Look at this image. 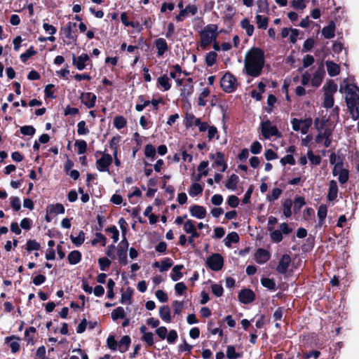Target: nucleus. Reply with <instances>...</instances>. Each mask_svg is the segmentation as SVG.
<instances>
[{
    "label": "nucleus",
    "instance_id": "obj_1",
    "mask_svg": "<svg viewBox=\"0 0 359 359\" xmlns=\"http://www.w3.org/2000/svg\"><path fill=\"white\" fill-rule=\"evenodd\" d=\"M264 65V55L261 49L253 48L248 51L244 60V69L248 76H259Z\"/></svg>",
    "mask_w": 359,
    "mask_h": 359
},
{
    "label": "nucleus",
    "instance_id": "obj_2",
    "mask_svg": "<svg viewBox=\"0 0 359 359\" xmlns=\"http://www.w3.org/2000/svg\"><path fill=\"white\" fill-rule=\"evenodd\" d=\"M340 91L345 93V99L350 112L359 113V88L353 84H346Z\"/></svg>",
    "mask_w": 359,
    "mask_h": 359
},
{
    "label": "nucleus",
    "instance_id": "obj_3",
    "mask_svg": "<svg viewBox=\"0 0 359 359\" xmlns=\"http://www.w3.org/2000/svg\"><path fill=\"white\" fill-rule=\"evenodd\" d=\"M217 27L216 25H208L205 29L201 33V44L206 46L215 41L217 36L216 31Z\"/></svg>",
    "mask_w": 359,
    "mask_h": 359
},
{
    "label": "nucleus",
    "instance_id": "obj_4",
    "mask_svg": "<svg viewBox=\"0 0 359 359\" xmlns=\"http://www.w3.org/2000/svg\"><path fill=\"white\" fill-rule=\"evenodd\" d=\"M220 85L225 92L231 93L236 89L238 83L234 76L228 72L221 79Z\"/></svg>",
    "mask_w": 359,
    "mask_h": 359
},
{
    "label": "nucleus",
    "instance_id": "obj_5",
    "mask_svg": "<svg viewBox=\"0 0 359 359\" xmlns=\"http://www.w3.org/2000/svg\"><path fill=\"white\" fill-rule=\"evenodd\" d=\"M224 258L219 253H214L209 256L206 259V266L214 271L221 270L224 266Z\"/></svg>",
    "mask_w": 359,
    "mask_h": 359
},
{
    "label": "nucleus",
    "instance_id": "obj_6",
    "mask_svg": "<svg viewBox=\"0 0 359 359\" xmlns=\"http://www.w3.org/2000/svg\"><path fill=\"white\" fill-rule=\"evenodd\" d=\"M311 118H306L304 119L293 118L291 121L292 125V129L294 131H301L304 135L306 134L309 131V128L312 124Z\"/></svg>",
    "mask_w": 359,
    "mask_h": 359
},
{
    "label": "nucleus",
    "instance_id": "obj_7",
    "mask_svg": "<svg viewBox=\"0 0 359 359\" xmlns=\"http://www.w3.org/2000/svg\"><path fill=\"white\" fill-rule=\"evenodd\" d=\"M129 243L127 239L122 240L117 247V255L118 257L119 263L122 265L128 264L127 251Z\"/></svg>",
    "mask_w": 359,
    "mask_h": 359
},
{
    "label": "nucleus",
    "instance_id": "obj_8",
    "mask_svg": "<svg viewBox=\"0 0 359 359\" xmlns=\"http://www.w3.org/2000/svg\"><path fill=\"white\" fill-rule=\"evenodd\" d=\"M112 162L113 157L104 152L102 157L96 161L97 168L100 172H107Z\"/></svg>",
    "mask_w": 359,
    "mask_h": 359
},
{
    "label": "nucleus",
    "instance_id": "obj_9",
    "mask_svg": "<svg viewBox=\"0 0 359 359\" xmlns=\"http://www.w3.org/2000/svg\"><path fill=\"white\" fill-rule=\"evenodd\" d=\"M262 134L264 138L269 139L271 136L278 134L276 126H271L270 121L267 120L262 123Z\"/></svg>",
    "mask_w": 359,
    "mask_h": 359
},
{
    "label": "nucleus",
    "instance_id": "obj_10",
    "mask_svg": "<svg viewBox=\"0 0 359 359\" xmlns=\"http://www.w3.org/2000/svg\"><path fill=\"white\" fill-rule=\"evenodd\" d=\"M163 104V102L162 100H152L151 101L145 100L141 104H137L136 105V109L139 111H142L144 109L149 107L147 109L148 111H154L158 109V104Z\"/></svg>",
    "mask_w": 359,
    "mask_h": 359
},
{
    "label": "nucleus",
    "instance_id": "obj_11",
    "mask_svg": "<svg viewBox=\"0 0 359 359\" xmlns=\"http://www.w3.org/2000/svg\"><path fill=\"white\" fill-rule=\"evenodd\" d=\"M238 300L245 304H248L255 299V294L251 289H243L238 295Z\"/></svg>",
    "mask_w": 359,
    "mask_h": 359
},
{
    "label": "nucleus",
    "instance_id": "obj_12",
    "mask_svg": "<svg viewBox=\"0 0 359 359\" xmlns=\"http://www.w3.org/2000/svg\"><path fill=\"white\" fill-rule=\"evenodd\" d=\"M325 74L324 66L321 64L315 71L313 77L311 78V86L316 88L320 86L322 83Z\"/></svg>",
    "mask_w": 359,
    "mask_h": 359
},
{
    "label": "nucleus",
    "instance_id": "obj_13",
    "mask_svg": "<svg viewBox=\"0 0 359 359\" xmlns=\"http://www.w3.org/2000/svg\"><path fill=\"white\" fill-rule=\"evenodd\" d=\"M270 258V252L264 248H258L255 253V260L259 264L266 263Z\"/></svg>",
    "mask_w": 359,
    "mask_h": 359
},
{
    "label": "nucleus",
    "instance_id": "obj_14",
    "mask_svg": "<svg viewBox=\"0 0 359 359\" xmlns=\"http://www.w3.org/2000/svg\"><path fill=\"white\" fill-rule=\"evenodd\" d=\"M291 258L287 254L283 255L278 262L276 271L280 274H285L290 264Z\"/></svg>",
    "mask_w": 359,
    "mask_h": 359
},
{
    "label": "nucleus",
    "instance_id": "obj_15",
    "mask_svg": "<svg viewBox=\"0 0 359 359\" xmlns=\"http://www.w3.org/2000/svg\"><path fill=\"white\" fill-rule=\"evenodd\" d=\"M197 7L195 5H188L185 8L182 9L180 13L176 16V20L179 22L183 20V18L187 17L189 14L194 15L197 13Z\"/></svg>",
    "mask_w": 359,
    "mask_h": 359
},
{
    "label": "nucleus",
    "instance_id": "obj_16",
    "mask_svg": "<svg viewBox=\"0 0 359 359\" xmlns=\"http://www.w3.org/2000/svg\"><path fill=\"white\" fill-rule=\"evenodd\" d=\"M189 212L192 217L197 219H203L205 217L207 211L206 209L201 205H193L189 208Z\"/></svg>",
    "mask_w": 359,
    "mask_h": 359
},
{
    "label": "nucleus",
    "instance_id": "obj_17",
    "mask_svg": "<svg viewBox=\"0 0 359 359\" xmlns=\"http://www.w3.org/2000/svg\"><path fill=\"white\" fill-rule=\"evenodd\" d=\"M76 22H69L66 27L64 28V33L65 34L66 38L72 40L73 41H76L77 36L75 34L74 29L76 27Z\"/></svg>",
    "mask_w": 359,
    "mask_h": 359
},
{
    "label": "nucleus",
    "instance_id": "obj_18",
    "mask_svg": "<svg viewBox=\"0 0 359 359\" xmlns=\"http://www.w3.org/2000/svg\"><path fill=\"white\" fill-rule=\"evenodd\" d=\"M154 45L157 49V55L161 57L168 50V45L166 41L163 38H158L155 40Z\"/></svg>",
    "mask_w": 359,
    "mask_h": 359
},
{
    "label": "nucleus",
    "instance_id": "obj_19",
    "mask_svg": "<svg viewBox=\"0 0 359 359\" xmlns=\"http://www.w3.org/2000/svg\"><path fill=\"white\" fill-rule=\"evenodd\" d=\"M89 60V56L87 54H82L79 57L73 55V64L76 65L79 70L85 69L86 62Z\"/></svg>",
    "mask_w": 359,
    "mask_h": 359
},
{
    "label": "nucleus",
    "instance_id": "obj_20",
    "mask_svg": "<svg viewBox=\"0 0 359 359\" xmlns=\"http://www.w3.org/2000/svg\"><path fill=\"white\" fill-rule=\"evenodd\" d=\"M213 168L222 166L221 172H224L227 168V163L224 161V154L221 151L216 152V158L212 163Z\"/></svg>",
    "mask_w": 359,
    "mask_h": 359
},
{
    "label": "nucleus",
    "instance_id": "obj_21",
    "mask_svg": "<svg viewBox=\"0 0 359 359\" xmlns=\"http://www.w3.org/2000/svg\"><path fill=\"white\" fill-rule=\"evenodd\" d=\"M338 187L337 182L334 180H331L329 184V189L327 193V199L330 201H334L337 197Z\"/></svg>",
    "mask_w": 359,
    "mask_h": 359
},
{
    "label": "nucleus",
    "instance_id": "obj_22",
    "mask_svg": "<svg viewBox=\"0 0 359 359\" xmlns=\"http://www.w3.org/2000/svg\"><path fill=\"white\" fill-rule=\"evenodd\" d=\"M121 140V137L117 135L114 136L109 142L110 149L113 150V157L118 156Z\"/></svg>",
    "mask_w": 359,
    "mask_h": 359
},
{
    "label": "nucleus",
    "instance_id": "obj_23",
    "mask_svg": "<svg viewBox=\"0 0 359 359\" xmlns=\"http://www.w3.org/2000/svg\"><path fill=\"white\" fill-rule=\"evenodd\" d=\"M47 210L48 214H50L52 215L57 214H63L65 213V211L63 205L59 203L48 205Z\"/></svg>",
    "mask_w": 359,
    "mask_h": 359
},
{
    "label": "nucleus",
    "instance_id": "obj_24",
    "mask_svg": "<svg viewBox=\"0 0 359 359\" xmlns=\"http://www.w3.org/2000/svg\"><path fill=\"white\" fill-rule=\"evenodd\" d=\"M326 67L327 73L330 76H335L340 72V67L332 61H327Z\"/></svg>",
    "mask_w": 359,
    "mask_h": 359
},
{
    "label": "nucleus",
    "instance_id": "obj_25",
    "mask_svg": "<svg viewBox=\"0 0 359 359\" xmlns=\"http://www.w3.org/2000/svg\"><path fill=\"white\" fill-rule=\"evenodd\" d=\"M82 255L79 250H73L70 252L67 256L68 262L72 265L79 263L81 260Z\"/></svg>",
    "mask_w": 359,
    "mask_h": 359
},
{
    "label": "nucleus",
    "instance_id": "obj_26",
    "mask_svg": "<svg viewBox=\"0 0 359 359\" xmlns=\"http://www.w3.org/2000/svg\"><path fill=\"white\" fill-rule=\"evenodd\" d=\"M334 32L335 25L331 22L327 26L323 28L322 34L325 39H332L335 35Z\"/></svg>",
    "mask_w": 359,
    "mask_h": 359
},
{
    "label": "nucleus",
    "instance_id": "obj_27",
    "mask_svg": "<svg viewBox=\"0 0 359 359\" xmlns=\"http://www.w3.org/2000/svg\"><path fill=\"white\" fill-rule=\"evenodd\" d=\"M131 343V339L128 335L123 336L119 341L118 345L119 347V351L124 353L128 350L130 344Z\"/></svg>",
    "mask_w": 359,
    "mask_h": 359
},
{
    "label": "nucleus",
    "instance_id": "obj_28",
    "mask_svg": "<svg viewBox=\"0 0 359 359\" xmlns=\"http://www.w3.org/2000/svg\"><path fill=\"white\" fill-rule=\"evenodd\" d=\"M239 241V236L236 232H231L227 234L226 237L224 240V245L228 247L231 248L232 243H236Z\"/></svg>",
    "mask_w": 359,
    "mask_h": 359
},
{
    "label": "nucleus",
    "instance_id": "obj_29",
    "mask_svg": "<svg viewBox=\"0 0 359 359\" xmlns=\"http://www.w3.org/2000/svg\"><path fill=\"white\" fill-rule=\"evenodd\" d=\"M159 316L161 318L166 322H171L170 309L168 306H163L159 309Z\"/></svg>",
    "mask_w": 359,
    "mask_h": 359
},
{
    "label": "nucleus",
    "instance_id": "obj_30",
    "mask_svg": "<svg viewBox=\"0 0 359 359\" xmlns=\"http://www.w3.org/2000/svg\"><path fill=\"white\" fill-rule=\"evenodd\" d=\"M327 213V208L325 204H321L318 210V225L322 226L325 220Z\"/></svg>",
    "mask_w": 359,
    "mask_h": 359
},
{
    "label": "nucleus",
    "instance_id": "obj_31",
    "mask_svg": "<svg viewBox=\"0 0 359 359\" xmlns=\"http://www.w3.org/2000/svg\"><path fill=\"white\" fill-rule=\"evenodd\" d=\"M184 268L183 264H177L172 268L173 273L170 274V278L173 281H177L182 278L183 273L181 272V270Z\"/></svg>",
    "mask_w": 359,
    "mask_h": 359
},
{
    "label": "nucleus",
    "instance_id": "obj_32",
    "mask_svg": "<svg viewBox=\"0 0 359 359\" xmlns=\"http://www.w3.org/2000/svg\"><path fill=\"white\" fill-rule=\"evenodd\" d=\"M239 181V177L236 174H232L225 184V187L228 189H231L232 191L236 190L237 188V184Z\"/></svg>",
    "mask_w": 359,
    "mask_h": 359
},
{
    "label": "nucleus",
    "instance_id": "obj_33",
    "mask_svg": "<svg viewBox=\"0 0 359 359\" xmlns=\"http://www.w3.org/2000/svg\"><path fill=\"white\" fill-rule=\"evenodd\" d=\"M41 248V245L39 242H37L34 239H28L25 245V249L28 252H31L34 250H39Z\"/></svg>",
    "mask_w": 359,
    "mask_h": 359
},
{
    "label": "nucleus",
    "instance_id": "obj_34",
    "mask_svg": "<svg viewBox=\"0 0 359 359\" xmlns=\"http://www.w3.org/2000/svg\"><path fill=\"white\" fill-rule=\"evenodd\" d=\"M157 84L158 86L161 87L165 91L168 90L171 87V85L169 82V78L165 74L160 76L158 79Z\"/></svg>",
    "mask_w": 359,
    "mask_h": 359
},
{
    "label": "nucleus",
    "instance_id": "obj_35",
    "mask_svg": "<svg viewBox=\"0 0 359 359\" xmlns=\"http://www.w3.org/2000/svg\"><path fill=\"white\" fill-rule=\"evenodd\" d=\"M36 332L34 327H29L25 330V339L27 344H34V334Z\"/></svg>",
    "mask_w": 359,
    "mask_h": 359
},
{
    "label": "nucleus",
    "instance_id": "obj_36",
    "mask_svg": "<svg viewBox=\"0 0 359 359\" xmlns=\"http://www.w3.org/2000/svg\"><path fill=\"white\" fill-rule=\"evenodd\" d=\"M70 239L73 244L76 247L81 245L85 241V233L81 230L77 236H74L72 234L70 235Z\"/></svg>",
    "mask_w": 359,
    "mask_h": 359
},
{
    "label": "nucleus",
    "instance_id": "obj_37",
    "mask_svg": "<svg viewBox=\"0 0 359 359\" xmlns=\"http://www.w3.org/2000/svg\"><path fill=\"white\" fill-rule=\"evenodd\" d=\"M306 205L305 198L303 196H296L294 199L293 211L296 214Z\"/></svg>",
    "mask_w": 359,
    "mask_h": 359
},
{
    "label": "nucleus",
    "instance_id": "obj_38",
    "mask_svg": "<svg viewBox=\"0 0 359 359\" xmlns=\"http://www.w3.org/2000/svg\"><path fill=\"white\" fill-rule=\"evenodd\" d=\"M261 284L263 287L267 288L269 290H276V285L273 279L269 278H262L261 279Z\"/></svg>",
    "mask_w": 359,
    "mask_h": 359
},
{
    "label": "nucleus",
    "instance_id": "obj_39",
    "mask_svg": "<svg viewBox=\"0 0 359 359\" xmlns=\"http://www.w3.org/2000/svg\"><path fill=\"white\" fill-rule=\"evenodd\" d=\"M241 27L245 30L248 36H250L253 34L254 32V26L250 24L249 20L248 18H244L241 22Z\"/></svg>",
    "mask_w": 359,
    "mask_h": 359
},
{
    "label": "nucleus",
    "instance_id": "obj_40",
    "mask_svg": "<svg viewBox=\"0 0 359 359\" xmlns=\"http://www.w3.org/2000/svg\"><path fill=\"white\" fill-rule=\"evenodd\" d=\"M292 206V201L290 198L285 199L284 201V202L283 203V215L286 217H290L292 216V210H291Z\"/></svg>",
    "mask_w": 359,
    "mask_h": 359
},
{
    "label": "nucleus",
    "instance_id": "obj_41",
    "mask_svg": "<svg viewBox=\"0 0 359 359\" xmlns=\"http://www.w3.org/2000/svg\"><path fill=\"white\" fill-rule=\"evenodd\" d=\"M111 318L113 320L118 319H123L126 316L124 309L122 306H118L111 312Z\"/></svg>",
    "mask_w": 359,
    "mask_h": 359
},
{
    "label": "nucleus",
    "instance_id": "obj_42",
    "mask_svg": "<svg viewBox=\"0 0 359 359\" xmlns=\"http://www.w3.org/2000/svg\"><path fill=\"white\" fill-rule=\"evenodd\" d=\"M242 356V353H237L236 348L233 345L227 346L226 357L229 359H237Z\"/></svg>",
    "mask_w": 359,
    "mask_h": 359
},
{
    "label": "nucleus",
    "instance_id": "obj_43",
    "mask_svg": "<svg viewBox=\"0 0 359 359\" xmlns=\"http://www.w3.org/2000/svg\"><path fill=\"white\" fill-rule=\"evenodd\" d=\"M203 187L200 184L196 182L191 184L189 190V194L191 196H196L201 194L203 192Z\"/></svg>",
    "mask_w": 359,
    "mask_h": 359
},
{
    "label": "nucleus",
    "instance_id": "obj_44",
    "mask_svg": "<svg viewBox=\"0 0 359 359\" xmlns=\"http://www.w3.org/2000/svg\"><path fill=\"white\" fill-rule=\"evenodd\" d=\"M106 241L107 238L102 233L96 232L95 234V238L91 241V244L93 245H95L98 243H101L102 246H105Z\"/></svg>",
    "mask_w": 359,
    "mask_h": 359
},
{
    "label": "nucleus",
    "instance_id": "obj_45",
    "mask_svg": "<svg viewBox=\"0 0 359 359\" xmlns=\"http://www.w3.org/2000/svg\"><path fill=\"white\" fill-rule=\"evenodd\" d=\"M133 294V290L130 287H128L125 292L121 294V297L120 299V302L121 304H126L127 302H129V304H131V298Z\"/></svg>",
    "mask_w": 359,
    "mask_h": 359
},
{
    "label": "nucleus",
    "instance_id": "obj_46",
    "mask_svg": "<svg viewBox=\"0 0 359 359\" xmlns=\"http://www.w3.org/2000/svg\"><path fill=\"white\" fill-rule=\"evenodd\" d=\"M126 124L127 121L123 116H116L114 119V126L118 130L123 128Z\"/></svg>",
    "mask_w": 359,
    "mask_h": 359
},
{
    "label": "nucleus",
    "instance_id": "obj_47",
    "mask_svg": "<svg viewBox=\"0 0 359 359\" xmlns=\"http://www.w3.org/2000/svg\"><path fill=\"white\" fill-rule=\"evenodd\" d=\"M337 86L333 81H330L324 86V95H332L337 91Z\"/></svg>",
    "mask_w": 359,
    "mask_h": 359
},
{
    "label": "nucleus",
    "instance_id": "obj_48",
    "mask_svg": "<svg viewBox=\"0 0 359 359\" xmlns=\"http://www.w3.org/2000/svg\"><path fill=\"white\" fill-rule=\"evenodd\" d=\"M74 146L78 148V154H83L87 151V143L83 140H78L75 141Z\"/></svg>",
    "mask_w": 359,
    "mask_h": 359
},
{
    "label": "nucleus",
    "instance_id": "obj_49",
    "mask_svg": "<svg viewBox=\"0 0 359 359\" xmlns=\"http://www.w3.org/2000/svg\"><path fill=\"white\" fill-rule=\"evenodd\" d=\"M269 20L266 17H263L259 14L256 15V22L259 28L266 29L268 26Z\"/></svg>",
    "mask_w": 359,
    "mask_h": 359
},
{
    "label": "nucleus",
    "instance_id": "obj_50",
    "mask_svg": "<svg viewBox=\"0 0 359 359\" xmlns=\"http://www.w3.org/2000/svg\"><path fill=\"white\" fill-rule=\"evenodd\" d=\"M307 157L313 165H318L321 163V157L319 155H315L311 150L308 151Z\"/></svg>",
    "mask_w": 359,
    "mask_h": 359
},
{
    "label": "nucleus",
    "instance_id": "obj_51",
    "mask_svg": "<svg viewBox=\"0 0 359 359\" xmlns=\"http://www.w3.org/2000/svg\"><path fill=\"white\" fill-rule=\"evenodd\" d=\"M95 98L96 97L94 94L88 93L83 95V102L90 108L94 106Z\"/></svg>",
    "mask_w": 359,
    "mask_h": 359
},
{
    "label": "nucleus",
    "instance_id": "obj_52",
    "mask_svg": "<svg viewBox=\"0 0 359 359\" xmlns=\"http://www.w3.org/2000/svg\"><path fill=\"white\" fill-rule=\"evenodd\" d=\"M156 151L155 147L151 144H148L144 147V155L147 158H151L152 159L156 157Z\"/></svg>",
    "mask_w": 359,
    "mask_h": 359
},
{
    "label": "nucleus",
    "instance_id": "obj_53",
    "mask_svg": "<svg viewBox=\"0 0 359 359\" xmlns=\"http://www.w3.org/2000/svg\"><path fill=\"white\" fill-rule=\"evenodd\" d=\"M105 231L107 233H111V238L113 239L114 243H117L119 239V231L117 229L116 226L113 225L111 226L107 227L105 229Z\"/></svg>",
    "mask_w": 359,
    "mask_h": 359
},
{
    "label": "nucleus",
    "instance_id": "obj_54",
    "mask_svg": "<svg viewBox=\"0 0 359 359\" xmlns=\"http://www.w3.org/2000/svg\"><path fill=\"white\" fill-rule=\"evenodd\" d=\"M315 245V238L313 236H310L306 240V243L302 245V250L305 252H309L311 250Z\"/></svg>",
    "mask_w": 359,
    "mask_h": 359
},
{
    "label": "nucleus",
    "instance_id": "obj_55",
    "mask_svg": "<svg viewBox=\"0 0 359 359\" xmlns=\"http://www.w3.org/2000/svg\"><path fill=\"white\" fill-rule=\"evenodd\" d=\"M173 265L172 260L169 258L166 257L161 262V266L159 269V271L161 272H164L168 270Z\"/></svg>",
    "mask_w": 359,
    "mask_h": 359
},
{
    "label": "nucleus",
    "instance_id": "obj_56",
    "mask_svg": "<svg viewBox=\"0 0 359 359\" xmlns=\"http://www.w3.org/2000/svg\"><path fill=\"white\" fill-rule=\"evenodd\" d=\"M98 264L101 271H107L110 266L111 262L107 257H101L98 259Z\"/></svg>",
    "mask_w": 359,
    "mask_h": 359
},
{
    "label": "nucleus",
    "instance_id": "obj_57",
    "mask_svg": "<svg viewBox=\"0 0 359 359\" xmlns=\"http://www.w3.org/2000/svg\"><path fill=\"white\" fill-rule=\"evenodd\" d=\"M282 194V189L280 188H273L271 193L267 196L269 201H274L277 200Z\"/></svg>",
    "mask_w": 359,
    "mask_h": 359
},
{
    "label": "nucleus",
    "instance_id": "obj_58",
    "mask_svg": "<svg viewBox=\"0 0 359 359\" xmlns=\"http://www.w3.org/2000/svg\"><path fill=\"white\" fill-rule=\"evenodd\" d=\"M118 223L121 230V233H122V237H123L122 240H125V239H126V233L128 231V223L126 222V221L125 220V219L123 217H121L118 219Z\"/></svg>",
    "mask_w": 359,
    "mask_h": 359
},
{
    "label": "nucleus",
    "instance_id": "obj_59",
    "mask_svg": "<svg viewBox=\"0 0 359 359\" xmlns=\"http://www.w3.org/2000/svg\"><path fill=\"white\" fill-rule=\"evenodd\" d=\"M142 339L147 344V346L149 347H151L154 344V334L151 332L144 333L142 337Z\"/></svg>",
    "mask_w": 359,
    "mask_h": 359
},
{
    "label": "nucleus",
    "instance_id": "obj_60",
    "mask_svg": "<svg viewBox=\"0 0 359 359\" xmlns=\"http://www.w3.org/2000/svg\"><path fill=\"white\" fill-rule=\"evenodd\" d=\"M217 59V53L214 51L209 52L205 57V62L208 67L212 66Z\"/></svg>",
    "mask_w": 359,
    "mask_h": 359
},
{
    "label": "nucleus",
    "instance_id": "obj_61",
    "mask_svg": "<svg viewBox=\"0 0 359 359\" xmlns=\"http://www.w3.org/2000/svg\"><path fill=\"white\" fill-rule=\"evenodd\" d=\"M11 206L14 211H19L21 208L20 200L18 196H11L10 198Z\"/></svg>",
    "mask_w": 359,
    "mask_h": 359
},
{
    "label": "nucleus",
    "instance_id": "obj_62",
    "mask_svg": "<svg viewBox=\"0 0 359 359\" xmlns=\"http://www.w3.org/2000/svg\"><path fill=\"white\" fill-rule=\"evenodd\" d=\"M270 237L271 241L276 243H280L283 238L282 232L280 230H274L270 233Z\"/></svg>",
    "mask_w": 359,
    "mask_h": 359
},
{
    "label": "nucleus",
    "instance_id": "obj_63",
    "mask_svg": "<svg viewBox=\"0 0 359 359\" xmlns=\"http://www.w3.org/2000/svg\"><path fill=\"white\" fill-rule=\"evenodd\" d=\"M89 133V130L86 127V122L81 121L77 125V133L80 135H86Z\"/></svg>",
    "mask_w": 359,
    "mask_h": 359
},
{
    "label": "nucleus",
    "instance_id": "obj_64",
    "mask_svg": "<svg viewBox=\"0 0 359 359\" xmlns=\"http://www.w3.org/2000/svg\"><path fill=\"white\" fill-rule=\"evenodd\" d=\"M339 182L341 184H345L348 180L349 172H348V170H346V169H341L339 171Z\"/></svg>",
    "mask_w": 359,
    "mask_h": 359
}]
</instances>
